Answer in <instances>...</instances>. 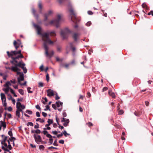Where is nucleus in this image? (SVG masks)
Returning a JSON list of instances; mask_svg holds the SVG:
<instances>
[{"instance_id":"obj_62","label":"nucleus","mask_w":153,"mask_h":153,"mask_svg":"<svg viewBox=\"0 0 153 153\" xmlns=\"http://www.w3.org/2000/svg\"><path fill=\"white\" fill-rule=\"evenodd\" d=\"M36 115L37 117H40V116L39 113L38 111L36 112Z\"/></svg>"},{"instance_id":"obj_45","label":"nucleus","mask_w":153,"mask_h":153,"mask_svg":"<svg viewBox=\"0 0 153 153\" xmlns=\"http://www.w3.org/2000/svg\"><path fill=\"white\" fill-rule=\"evenodd\" d=\"M36 109H38L39 111H41V108L39 105H37L36 106Z\"/></svg>"},{"instance_id":"obj_51","label":"nucleus","mask_w":153,"mask_h":153,"mask_svg":"<svg viewBox=\"0 0 153 153\" xmlns=\"http://www.w3.org/2000/svg\"><path fill=\"white\" fill-rule=\"evenodd\" d=\"M0 126H2L5 123V122H4L2 121L1 120L0 121Z\"/></svg>"},{"instance_id":"obj_16","label":"nucleus","mask_w":153,"mask_h":153,"mask_svg":"<svg viewBox=\"0 0 153 153\" xmlns=\"http://www.w3.org/2000/svg\"><path fill=\"white\" fill-rule=\"evenodd\" d=\"M55 92H54L53 90L48 89V96L51 97L53 96L54 95L56 94Z\"/></svg>"},{"instance_id":"obj_23","label":"nucleus","mask_w":153,"mask_h":153,"mask_svg":"<svg viewBox=\"0 0 153 153\" xmlns=\"http://www.w3.org/2000/svg\"><path fill=\"white\" fill-rule=\"evenodd\" d=\"M6 88H4L3 89V90L4 91L5 93L6 94H7L9 90L10 89V87H5Z\"/></svg>"},{"instance_id":"obj_19","label":"nucleus","mask_w":153,"mask_h":153,"mask_svg":"<svg viewBox=\"0 0 153 153\" xmlns=\"http://www.w3.org/2000/svg\"><path fill=\"white\" fill-rule=\"evenodd\" d=\"M41 101L43 104H46L47 103L48 100L46 97H42Z\"/></svg>"},{"instance_id":"obj_53","label":"nucleus","mask_w":153,"mask_h":153,"mask_svg":"<svg viewBox=\"0 0 153 153\" xmlns=\"http://www.w3.org/2000/svg\"><path fill=\"white\" fill-rule=\"evenodd\" d=\"M43 83L42 82H39V87H43Z\"/></svg>"},{"instance_id":"obj_47","label":"nucleus","mask_w":153,"mask_h":153,"mask_svg":"<svg viewBox=\"0 0 153 153\" xmlns=\"http://www.w3.org/2000/svg\"><path fill=\"white\" fill-rule=\"evenodd\" d=\"M17 109L19 112H21L22 114H23V109H22V108H17Z\"/></svg>"},{"instance_id":"obj_13","label":"nucleus","mask_w":153,"mask_h":153,"mask_svg":"<svg viewBox=\"0 0 153 153\" xmlns=\"http://www.w3.org/2000/svg\"><path fill=\"white\" fill-rule=\"evenodd\" d=\"M24 80V74L22 73L19 75V77L18 78V82L19 84H20L21 81H23Z\"/></svg>"},{"instance_id":"obj_27","label":"nucleus","mask_w":153,"mask_h":153,"mask_svg":"<svg viewBox=\"0 0 153 153\" xmlns=\"http://www.w3.org/2000/svg\"><path fill=\"white\" fill-rule=\"evenodd\" d=\"M38 6L39 9L41 10L42 8V2L40 1H39L38 2Z\"/></svg>"},{"instance_id":"obj_26","label":"nucleus","mask_w":153,"mask_h":153,"mask_svg":"<svg viewBox=\"0 0 153 153\" xmlns=\"http://www.w3.org/2000/svg\"><path fill=\"white\" fill-rule=\"evenodd\" d=\"M52 136L50 134H48V138H49V142L51 144H52L53 142V140L51 138L52 137Z\"/></svg>"},{"instance_id":"obj_46","label":"nucleus","mask_w":153,"mask_h":153,"mask_svg":"<svg viewBox=\"0 0 153 153\" xmlns=\"http://www.w3.org/2000/svg\"><path fill=\"white\" fill-rule=\"evenodd\" d=\"M56 94V97H55V99L56 100H57L59 99L60 98V97L58 96L57 94L56 93V92H55Z\"/></svg>"},{"instance_id":"obj_59","label":"nucleus","mask_w":153,"mask_h":153,"mask_svg":"<svg viewBox=\"0 0 153 153\" xmlns=\"http://www.w3.org/2000/svg\"><path fill=\"white\" fill-rule=\"evenodd\" d=\"M108 89V88L106 87H104L102 89V92H104L106 90H107Z\"/></svg>"},{"instance_id":"obj_24","label":"nucleus","mask_w":153,"mask_h":153,"mask_svg":"<svg viewBox=\"0 0 153 153\" xmlns=\"http://www.w3.org/2000/svg\"><path fill=\"white\" fill-rule=\"evenodd\" d=\"M56 104L57 107H59L60 106L62 107L63 103L62 102L58 101L56 102Z\"/></svg>"},{"instance_id":"obj_31","label":"nucleus","mask_w":153,"mask_h":153,"mask_svg":"<svg viewBox=\"0 0 153 153\" xmlns=\"http://www.w3.org/2000/svg\"><path fill=\"white\" fill-rule=\"evenodd\" d=\"M7 136H5L3 140L1 141V144H3V143L6 142V141L7 140Z\"/></svg>"},{"instance_id":"obj_25","label":"nucleus","mask_w":153,"mask_h":153,"mask_svg":"<svg viewBox=\"0 0 153 153\" xmlns=\"http://www.w3.org/2000/svg\"><path fill=\"white\" fill-rule=\"evenodd\" d=\"M11 85V84L10 81H7L6 83L4 85V87H9V86Z\"/></svg>"},{"instance_id":"obj_34","label":"nucleus","mask_w":153,"mask_h":153,"mask_svg":"<svg viewBox=\"0 0 153 153\" xmlns=\"http://www.w3.org/2000/svg\"><path fill=\"white\" fill-rule=\"evenodd\" d=\"M2 104L3 106H4L5 107H7V103H6V100H5L4 101H2Z\"/></svg>"},{"instance_id":"obj_5","label":"nucleus","mask_w":153,"mask_h":153,"mask_svg":"<svg viewBox=\"0 0 153 153\" xmlns=\"http://www.w3.org/2000/svg\"><path fill=\"white\" fill-rule=\"evenodd\" d=\"M56 34L55 31H48V45H53L54 43L56 41V40L55 39H54L53 40H52L50 37H54L56 36Z\"/></svg>"},{"instance_id":"obj_4","label":"nucleus","mask_w":153,"mask_h":153,"mask_svg":"<svg viewBox=\"0 0 153 153\" xmlns=\"http://www.w3.org/2000/svg\"><path fill=\"white\" fill-rule=\"evenodd\" d=\"M69 11L71 13V20L74 23L76 24L74 26L75 28H76L78 27V25L76 24L77 22H79L78 19H77L76 15L73 9L72 8H71L69 10Z\"/></svg>"},{"instance_id":"obj_9","label":"nucleus","mask_w":153,"mask_h":153,"mask_svg":"<svg viewBox=\"0 0 153 153\" xmlns=\"http://www.w3.org/2000/svg\"><path fill=\"white\" fill-rule=\"evenodd\" d=\"M7 53L8 56L9 57H11L12 59V57H13V56H16L17 54V51H11L10 52L8 51H7Z\"/></svg>"},{"instance_id":"obj_7","label":"nucleus","mask_w":153,"mask_h":153,"mask_svg":"<svg viewBox=\"0 0 153 153\" xmlns=\"http://www.w3.org/2000/svg\"><path fill=\"white\" fill-rule=\"evenodd\" d=\"M24 58V56L22 54H19L15 57H12V60L10 61V62L12 64H14V63H17L18 62L17 59H18L19 58Z\"/></svg>"},{"instance_id":"obj_22","label":"nucleus","mask_w":153,"mask_h":153,"mask_svg":"<svg viewBox=\"0 0 153 153\" xmlns=\"http://www.w3.org/2000/svg\"><path fill=\"white\" fill-rule=\"evenodd\" d=\"M54 54V51L52 50L48 51V58L52 56Z\"/></svg>"},{"instance_id":"obj_63","label":"nucleus","mask_w":153,"mask_h":153,"mask_svg":"<svg viewBox=\"0 0 153 153\" xmlns=\"http://www.w3.org/2000/svg\"><path fill=\"white\" fill-rule=\"evenodd\" d=\"M114 125V126L117 127L118 128H120V125L118 124L117 123H115Z\"/></svg>"},{"instance_id":"obj_17","label":"nucleus","mask_w":153,"mask_h":153,"mask_svg":"<svg viewBox=\"0 0 153 153\" xmlns=\"http://www.w3.org/2000/svg\"><path fill=\"white\" fill-rule=\"evenodd\" d=\"M5 68L7 69L11 70L13 71H16L15 69H16V68L15 66H12L11 67H5Z\"/></svg>"},{"instance_id":"obj_61","label":"nucleus","mask_w":153,"mask_h":153,"mask_svg":"<svg viewBox=\"0 0 153 153\" xmlns=\"http://www.w3.org/2000/svg\"><path fill=\"white\" fill-rule=\"evenodd\" d=\"M10 83L15 84L16 83V81L15 79H13V80H10Z\"/></svg>"},{"instance_id":"obj_58","label":"nucleus","mask_w":153,"mask_h":153,"mask_svg":"<svg viewBox=\"0 0 153 153\" xmlns=\"http://www.w3.org/2000/svg\"><path fill=\"white\" fill-rule=\"evenodd\" d=\"M7 110H8L9 111H12V108L11 107H10V106L8 107L7 108Z\"/></svg>"},{"instance_id":"obj_15","label":"nucleus","mask_w":153,"mask_h":153,"mask_svg":"<svg viewBox=\"0 0 153 153\" xmlns=\"http://www.w3.org/2000/svg\"><path fill=\"white\" fill-rule=\"evenodd\" d=\"M45 126H46V128H44V130L42 132V133H43V134L44 135H46V136L47 137H48V132H47V131L45 130L46 129H48V124H46L45 125Z\"/></svg>"},{"instance_id":"obj_33","label":"nucleus","mask_w":153,"mask_h":153,"mask_svg":"<svg viewBox=\"0 0 153 153\" xmlns=\"http://www.w3.org/2000/svg\"><path fill=\"white\" fill-rule=\"evenodd\" d=\"M1 148L3 150L7 152H9V150L7 147L5 148L3 146H2L1 147Z\"/></svg>"},{"instance_id":"obj_18","label":"nucleus","mask_w":153,"mask_h":153,"mask_svg":"<svg viewBox=\"0 0 153 153\" xmlns=\"http://www.w3.org/2000/svg\"><path fill=\"white\" fill-rule=\"evenodd\" d=\"M108 94L111 96L113 98H115L116 96L114 93L111 90H109L108 91Z\"/></svg>"},{"instance_id":"obj_8","label":"nucleus","mask_w":153,"mask_h":153,"mask_svg":"<svg viewBox=\"0 0 153 153\" xmlns=\"http://www.w3.org/2000/svg\"><path fill=\"white\" fill-rule=\"evenodd\" d=\"M21 42L19 39L17 40V41L14 40L13 42V45L16 50L20 46Z\"/></svg>"},{"instance_id":"obj_21","label":"nucleus","mask_w":153,"mask_h":153,"mask_svg":"<svg viewBox=\"0 0 153 153\" xmlns=\"http://www.w3.org/2000/svg\"><path fill=\"white\" fill-rule=\"evenodd\" d=\"M69 44L71 49L72 50L73 52L74 53L76 49L75 47H73V43L72 42L70 43Z\"/></svg>"},{"instance_id":"obj_52","label":"nucleus","mask_w":153,"mask_h":153,"mask_svg":"<svg viewBox=\"0 0 153 153\" xmlns=\"http://www.w3.org/2000/svg\"><path fill=\"white\" fill-rule=\"evenodd\" d=\"M44 67L43 65H42L39 68L41 71H44Z\"/></svg>"},{"instance_id":"obj_57","label":"nucleus","mask_w":153,"mask_h":153,"mask_svg":"<svg viewBox=\"0 0 153 153\" xmlns=\"http://www.w3.org/2000/svg\"><path fill=\"white\" fill-rule=\"evenodd\" d=\"M91 24V22H88L86 23V25L88 26H90Z\"/></svg>"},{"instance_id":"obj_12","label":"nucleus","mask_w":153,"mask_h":153,"mask_svg":"<svg viewBox=\"0 0 153 153\" xmlns=\"http://www.w3.org/2000/svg\"><path fill=\"white\" fill-rule=\"evenodd\" d=\"M80 34L78 33H74L72 35V38L74 39V41H77Z\"/></svg>"},{"instance_id":"obj_2","label":"nucleus","mask_w":153,"mask_h":153,"mask_svg":"<svg viewBox=\"0 0 153 153\" xmlns=\"http://www.w3.org/2000/svg\"><path fill=\"white\" fill-rule=\"evenodd\" d=\"M63 20L62 15L61 14H58L56 16V19L48 22V25L55 26L58 28L60 26L61 22Z\"/></svg>"},{"instance_id":"obj_54","label":"nucleus","mask_w":153,"mask_h":153,"mask_svg":"<svg viewBox=\"0 0 153 153\" xmlns=\"http://www.w3.org/2000/svg\"><path fill=\"white\" fill-rule=\"evenodd\" d=\"M142 6L143 8H145L147 7V5L146 3H143L142 4Z\"/></svg>"},{"instance_id":"obj_39","label":"nucleus","mask_w":153,"mask_h":153,"mask_svg":"<svg viewBox=\"0 0 153 153\" xmlns=\"http://www.w3.org/2000/svg\"><path fill=\"white\" fill-rule=\"evenodd\" d=\"M53 123V120L51 119H48V126Z\"/></svg>"},{"instance_id":"obj_48","label":"nucleus","mask_w":153,"mask_h":153,"mask_svg":"<svg viewBox=\"0 0 153 153\" xmlns=\"http://www.w3.org/2000/svg\"><path fill=\"white\" fill-rule=\"evenodd\" d=\"M53 145L55 146H58V144L57 143V140H55L54 141L53 143Z\"/></svg>"},{"instance_id":"obj_3","label":"nucleus","mask_w":153,"mask_h":153,"mask_svg":"<svg viewBox=\"0 0 153 153\" xmlns=\"http://www.w3.org/2000/svg\"><path fill=\"white\" fill-rule=\"evenodd\" d=\"M15 66L16 68V69H15L16 71H21V69L18 68L19 67L21 68L23 70L24 73L25 74H26L27 72V69L25 67V64L23 62L22 60L19 61L17 63H14V64H13Z\"/></svg>"},{"instance_id":"obj_41","label":"nucleus","mask_w":153,"mask_h":153,"mask_svg":"<svg viewBox=\"0 0 153 153\" xmlns=\"http://www.w3.org/2000/svg\"><path fill=\"white\" fill-rule=\"evenodd\" d=\"M124 111L123 110H120L119 111V114H123Z\"/></svg>"},{"instance_id":"obj_49","label":"nucleus","mask_w":153,"mask_h":153,"mask_svg":"<svg viewBox=\"0 0 153 153\" xmlns=\"http://www.w3.org/2000/svg\"><path fill=\"white\" fill-rule=\"evenodd\" d=\"M32 11L34 15L36 14V11L34 8H32Z\"/></svg>"},{"instance_id":"obj_40","label":"nucleus","mask_w":153,"mask_h":153,"mask_svg":"<svg viewBox=\"0 0 153 153\" xmlns=\"http://www.w3.org/2000/svg\"><path fill=\"white\" fill-rule=\"evenodd\" d=\"M8 134L11 137L13 136V133L11 130L9 131Z\"/></svg>"},{"instance_id":"obj_55","label":"nucleus","mask_w":153,"mask_h":153,"mask_svg":"<svg viewBox=\"0 0 153 153\" xmlns=\"http://www.w3.org/2000/svg\"><path fill=\"white\" fill-rule=\"evenodd\" d=\"M59 142L60 143L63 144L64 143V141L63 140H59Z\"/></svg>"},{"instance_id":"obj_43","label":"nucleus","mask_w":153,"mask_h":153,"mask_svg":"<svg viewBox=\"0 0 153 153\" xmlns=\"http://www.w3.org/2000/svg\"><path fill=\"white\" fill-rule=\"evenodd\" d=\"M56 60L57 61L62 62V61L63 60V59H59L58 57H56Z\"/></svg>"},{"instance_id":"obj_64","label":"nucleus","mask_w":153,"mask_h":153,"mask_svg":"<svg viewBox=\"0 0 153 153\" xmlns=\"http://www.w3.org/2000/svg\"><path fill=\"white\" fill-rule=\"evenodd\" d=\"M42 115L44 117H46L47 116V114L45 112H42Z\"/></svg>"},{"instance_id":"obj_30","label":"nucleus","mask_w":153,"mask_h":153,"mask_svg":"<svg viewBox=\"0 0 153 153\" xmlns=\"http://www.w3.org/2000/svg\"><path fill=\"white\" fill-rule=\"evenodd\" d=\"M16 116L18 118H19L20 117V112H19L17 109L16 111Z\"/></svg>"},{"instance_id":"obj_50","label":"nucleus","mask_w":153,"mask_h":153,"mask_svg":"<svg viewBox=\"0 0 153 153\" xmlns=\"http://www.w3.org/2000/svg\"><path fill=\"white\" fill-rule=\"evenodd\" d=\"M35 132L36 134H40L41 133V131L39 129H37L35 131Z\"/></svg>"},{"instance_id":"obj_56","label":"nucleus","mask_w":153,"mask_h":153,"mask_svg":"<svg viewBox=\"0 0 153 153\" xmlns=\"http://www.w3.org/2000/svg\"><path fill=\"white\" fill-rule=\"evenodd\" d=\"M61 49V48L60 47L58 46L57 47V51H58L60 52Z\"/></svg>"},{"instance_id":"obj_10","label":"nucleus","mask_w":153,"mask_h":153,"mask_svg":"<svg viewBox=\"0 0 153 153\" xmlns=\"http://www.w3.org/2000/svg\"><path fill=\"white\" fill-rule=\"evenodd\" d=\"M61 122H65V123L63 124V125L64 126L66 127L68 125V123L69 122V120L68 119H67L63 118L61 120Z\"/></svg>"},{"instance_id":"obj_32","label":"nucleus","mask_w":153,"mask_h":153,"mask_svg":"<svg viewBox=\"0 0 153 153\" xmlns=\"http://www.w3.org/2000/svg\"><path fill=\"white\" fill-rule=\"evenodd\" d=\"M20 94L22 95H23L24 94V91L22 89H19L18 90Z\"/></svg>"},{"instance_id":"obj_37","label":"nucleus","mask_w":153,"mask_h":153,"mask_svg":"<svg viewBox=\"0 0 153 153\" xmlns=\"http://www.w3.org/2000/svg\"><path fill=\"white\" fill-rule=\"evenodd\" d=\"M63 134H64V135L66 137L67 135H69L70 134L67 133L66 131L65 130L63 132Z\"/></svg>"},{"instance_id":"obj_60","label":"nucleus","mask_w":153,"mask_h":153,"mask_svg":"<svg viewBox=\"0 0 153 153\" xmlns=\"http://www.w3.org/2000/svg\"><path fill=\"white\" fill-rule=\"evenodd\" d=\"M36 125H35L34 128H39V125L37 123H36Z\"/></svg>"},{"instance_id":"obj_29","label":"nucleus","mask_w":153,"mask_h":153,"mask_svg":"<svg viewBox=\"0 0 153 153\" xmlns=\"http://www.w3.org/2000/svg\"><path fill=\"white\" fill-rule=\"evenodd\" d=\"M70 64H64L62 65V66L63 67H64L65 68H68L69 65Z\"/></svg>"},{"instance_id":"obj_38","label":"nucleus","mask_w":153,"mask_h":153,"mask_svg":"<svg viewBox=\"0 0 153 153\" xmlns=\"http://www.w3.org/2000/svg\"><path fill=\"white\" fill-rule=\"evenodd\" d=\"M29 125L31 126H33V124L32 123L29 122L27 123V126H29Z\"/></svg>"},{"instance_id":"obj_35","label":"nucleus","mask_w":153,"mask_h":153,"mask_svg":"<svg viewBox=\"0 0 153 153\" xmlns=\"http://www.w3.org/2000/svg\"><path fill=\"white\" fill-rule=\"evenodd\" d=\"M86 124L89 127L92 126H93V124L90 122H89L88 123H87Z\"/></svg>"},{"instance_id":"obj_42","label":"nucleus","mask_w":153,"mask_h":153,"mask_svg":"<svg viewBox=\"0 0 153 153\" xmlns=\"http://www.w3.org/2000/svg\"><path fill=\"white\" fill-rule=\"evenodd\" d=\"M134 114L136 116L138 117H139L140 115V113L136 111L134 112Z\"/></svg>"},{"instance_id":"obj_1","label":"nucleus","mask_w":153,"mask_h":153,"mask_svg":"<svg viewBox=\"0 0 153 153\" xmlns=\"http://www.w3.org/2000/svg\"><path fill=\"white\" fill-rule=\"evenodd\" d=\"M34 27L36 29L37 33L41 35L42 37L43 41V45L44 49L45 51V55L46 57H48V32L42 33L41 30L42 28L38 25L34 24Z\"/></svg>"},{"instance_id":"obj_28","label":"nucleus","mask_w":153,"mask_h":153,"mask_svg":"<svg viewBox=\"0 0 153 153\" xmlns=\"http://www.w3.org/2000/svg\"><path fill=\"white\" fill-rule=\"evenodd\" d=\"M22 105L20 102H16V108H20L21 106Z\"/></svg>"},{"instance_id":"obj_6","label":"nucleus","mask_w":153,"mask_h":153,"mask_svg":"<svg viewBox=\"0 0 153 153\" xmlns=\"http://www.w3.org/2000/svg\"><path fill=\"white\" fill-rule=\"evenodd\" d=\"M71 31L67 28H66L61 31L60 35L63 39H66L68 35L71 33Z\"/></svg>"},{"instance_id":"obj_36","label":"nucleus","mask_w":153,"mask_h":153,"mask_svg":"<svg viewBox=\"0 0 153 153\" xmlns=\"http://www.w3.org/2000/svg\"><path fill=\"white\" fill-rule=\"evenodd\" d=\"M25 112L26 113H27L29 114H31L32 113V112L29 110H27Z\"/></svg>"},{"instance_id":"obj_11","label":"nucleus","mask_w":153,"mask_h":153,"mask_svg":"<svg viewBox=\"0 0 153 153\" xmlns=\"http://www.w3.org/2000/svg\"><path fill=\"white\" fill-rule=\"evenodd\" d=\"M33 137L36 142H39L41 141V137L39 135H38L36 134H34L33 135Z\"/></svg>"},{"instance_id":"obj_14","label":"nucleus","mask_w":153,"mask_h":153,"mask_svg":"<svg viewBox=\"0 0 153 153\" xmlns=\"http://www.w3.org/2000/svg\"><path fill=\"white\" fill-rule=\"evenodd\" d=\"M48 18V14L47 13H46L44 15V19L43 22L44 24L46 26L48 25V23H46V22L47 21Z\"/></svg>"},{"instance_id":"obj_44","label":"nucleus","mask_w":153,"mask_h":153,"mask_svg":"<svg viewBox=\"0 0 153 153\" xmlns=\"http://www.w3.org/2000/svg\"><path fill=\"white\" fill-rule=\"evenodd\" d=\"M31 89V88L28 87L27 88V90L28 91V92L29 93H32L33 92L31 91H30V90Z\"/></svg>"},{"instance_id":"obj_20","label":"nucleus","mask_w":153,"mask_h":153,"mask_svg":"<svg viewBox=\"0 0 153 153\" xmlns=\"http://www.w3.org/2000/svg\"><path fill=\"white\" fill-rule=\"evenodd\" d=\"M1 98L2 101L6 100V96L5 94L3 93H1L0 94Z\"/></svg>"}]
</instances>
